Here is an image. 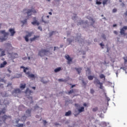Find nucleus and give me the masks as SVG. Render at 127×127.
<instances>
[{"label":"nucleus","mask_w":127,"mask_h":127,"mask_svg":"<svg viewBox=\"0 0 127 127\" xmlns=\"http://www.w3.org/2000/svg\"><path fill=\"white\" fill-rule=\"evenodd\" d=\"M26 10L27 12H26V13H27V17L28 18L29 17V16H31L32 15V13H34V14H35V13H37V12L38 11V10H36L34 8H32L31 9L28 10L27 9H24L23 10V12L24 13V12H25Z\"/></svg>","instance_id":"nucleus-1"},{"label":"nucleus","mask_w":127,"mask_h":127,"mask_svg":"<svg viewBox=\"0 0 127 127\" xmlns=\"http://www.w3.org/2000/svg\"><path fill=\"white\" fill-rule=\"evenodd\" d=\"M0 33L3 35V38L0 37V42H3V41H5V40H6L7 36L8 35V33L5 32V31L4 30L0 31Z\"/></svg>","instance_id":"nucleus-2"},{"label":"nucleus","mask_w":127,"mask_h":127,"mask_svg":"<svg viewBox=\"0 0 127 127\" xmlns=\"http://www.w3.org/2000/svg\"><path fill=\"white\" fill-rule=\"evenodd\" d=\"M26 114L27 116L24 115L22 118V120H24V121H25V120H26V118H27V117H30L31 116V110H29L28 109L26 111Z\"/></svg>","instance_id":"nucleus-3"},{"label":"nucleus","mask_w":127,"mask_h":127,"mask_svg":"<svg viewBox=\"0 0 127 127\" xmlns=\"http://www.w3.org/2000/svg\"><path fill=\"white\" fill-rule=\"evenodd\" d=\"M25 74L26 75H27V77L29 78V79H35L37 77L36 75L30 73V72L29 71L26 72Z\"/></svg>","instance_id":"nucleus-4"},{"label":"nucleus","mask_w":127,"mask_h":127,"mask_svg":"<svg viewBox=\"0 0 127 127\" xmlns=\"http://www.w3.org/2000/svg\"><path fill=\"white\" fill-rule=\"evenodd\" d=\"M47 52H49L48 51H47L46 50H42L41 51H40L39 52V55L41 56V57H42V56H44V55H46V54Z\"/></svg>","instance_id":"nucleus-5"},{"label":"nucleus","mask_w":127,"mask_h":127,"mask_svg":"<svg viewBox=\"0 0 127 127\" xmlns=\"http://www.w3.org/2000/svg\"><path fill=\"white\" fill-rule=\"evenodd\" d=\"M126 30H127V26H124L120 31V33L121 35H126Z\"/></svg>","instance_id":"nucleus-6"},{"label":"nucleus","mask_w":127,"mask_h":127,"mask_svg":"<svg viewBox=\"0 0 127 127\" xmlns=\"http://www.w3.org/2000/svg\"><path fill=\"white\" fill-rule=\"evenodd\" d=\"M33 34V33L32 32H28V34L27 35H26L25 37H24V38L25 40V41H26V42H28V38L29 37H31V36H32V34Z\"/></svg>","instance_id":"nucleus-7"},{"label":"nucleus","mask_w":127,"mask_h":127,"mask_svg":"<svg viewBox=\"0 0 127 127\" xmlns=\"http://www.w3.org/2000/svg\"><path fill=\"white\" fill-rule=\"evenodd\" d=\"M1 118H2V121L4 123H5V121H6V120H8V119H11V117L9 116H7V115H4L1 117Z\"/></svg>","instance_id":"nucleus-8"},{"label":"nucleus","mask_w":127,"mask_h":127,"mask_svg":"<svg viewBox=\"0 0 127 127\" xmlns=\"http://www.w3.org/2000/svg\"><path fill=\"white\" fill-rule=\"evenodd\" d=\"M65 59H66V60H67V64H70V63H71V62H72V58H71V57H70V56L69 55H66L65 56Z\"/></svg>","instance_id":"nucleus-9"},{"label":"nucleus","mask_w":127,"mask_h":127,"mask_svg":"<svg viewBox=\"0 0 127 127\" xmlns=\"http://www.w3.org/2000/svg\"><path fill=\"white\" fill-rule=\"evenodd\" d=\"M39 37H40V36H34V37L31 38L30 40L31 42H32V41H35V40H37Z\"/></svg>","instance_id":"nucleus-10"},{"label":"nucleus","mask_w":127,"mask_h":127,"mask_svg":"<svg viewBox=\"0 0 127 127\" xmlns=\"http://www.w3.org/2000/svg\"><path fill=\"white\" fill-rule=\"evenodd\" d=\"M20 93H21V91L19 88L15 89L14 91H12V94H19Z\"/></svg>","instance_id":"nucleus-11"},{"label":"nucleus","mask_w":127,"mask_h":127,"mask_svg":"<svg viewBox=\"0 0 127 127\" xmlns=\"http://www.w3.org/2000/svg\"><path fill=\"white\" fill-rule=\"evenodd\" d=\"M9 32L11 33V36H13L15 33V31H14V29L12 28H10L9 29Z\"/></svg>","instance_id":"nucleus-12"},{"label":"nucleus","mask_w":127,"mask_h":127,"mask_svg":"<svg viewBox=\"0 0 127 127\" xmlns=\"http://www.w3.org/2000/svg\"><path fill=\"white\" fill-rule=\"evenodd\" d=\"M6 64H7L6 61H4L3 63L0 64V68H3L5 66V65H6Z\"/></svg>","instance_id":"nucleus-13"},{"label":"nucleus","mask_w":127,"mask_h":127,"mask_svg":"<svg viewBox=\"0 0 127 127\" xmlns=\"http://www.w3.org/2000/svg\"><path fill=\"white\" fill-rule=\"evenodd\" d=\"M100 83L101 82H100V80L98 79H96L94 81V84H95V85H100Z\"/></svg>","instance_id":"nucleus-14"},{"label":"nucleus","mask_w":127,"mask_h":127,"mask_svg":"<svg viewBox=\"0 0 127 127\" xmlns=\"http://www.w3.org/2000/svg\"><path fill=\"white\" fill-rule=\"evenodd\" d=\"M26 87V84L24 83V84L22 83L20 84V88L21 89V90H23V89H25V87Z\"/></svg>","instance_id":"nucleus-15"},{"label":"nucleus","mask_w":127,"mask_h":127,"mask_svg":"<svg viewBox=\"0 0 127 127\" xmlns=\"http://www.w3.org/2000/svg\"><path fill=\"white\" fill-rule=\"evenodd\" d=\"M78 112L79 113H82L83 112H85V108H84V107H81L80 109H78Z\"/></svg>","instance_id":"nucleus-16"},{"label":"nucleus","mask_w":127,"mask_h":127,"mask_svg":"<svg viewBox=\"0 0 127 127\" xmlns=\"http://www.w3.org/2000/svg\"><path fill=\"white\" fill-rule=\"evenodd\" d=\"M31 23L33 24V25H39V22H37V20L32 22Z\"/></svg>","instance_id":"nucleus-17"},{"label":"nucleus","mask_w":127,"mask_h":127,"mask_svg":"<svg viewBox=\"0 0 127 127\" xmlns=\"http://www.w3.org/2000/svg\"><path fill=\"white\" fill-rule=\"evenodd\" d=\"M72 112L71 111H68L67 112L65 113V117H69V116H71Z\"/></svg>","instance_id":"nucleus-18"},{"label":"nucleus","mask_w":127,"mask_h":127,"mask_svg":"<svg viewBox=\"0 0 127 127\" xmlns=\"http://www.w3.org/2000/svg\"><path fill=\"white\" fill-rule=\"evenodd\" d=\"M75 70H76L77 72H78V73L79 75H80V73H81V71H82V68L79 67V68H75Z\"/></svg>","instance_id":"nucleus-19"},{"label":"nucleus","mask_w":127,"mask_h":127,"mask_svg":"<svg viewBox=\"0 0 127 127\" xmlns=\"http://www.w3.org/2000/svg\"><path fill=\"white\" fill-rule=\"evenodd\" d=\"M21 68H23V69H24V70H23V71H24V73H26V70H28V67H25L24 66H21Z\"/></svg>","instance_id":"nucleus-20"},{"label":"nucleus","mask_w":127,"mask_h":127,"mask_svg":"<svg viewBox=\"0 0 127 127\" xmlns=\"http://www.w3.org/2000/svg\"><path fill=\"white\" fill-rule=\"evenodd\" d=\"M88 79L89 80V81H92L94 79V76L92 75H89L88 76Z\"/></svg>","instance_id":"nucleus-21"},{"label":"nucleus","mask_w":127,"mask_h":127,"mask_svg":"<svg viewBox=\"0 0 127 127\" xmlns=\"http://www.w3.org/2000/svg\"><path fill=\"white\" fill-rule=\"evenodd\" d=\"M21 22L22 23L23 25H24V24H26L27 22V19H25L24 20L21 21Z\"/></svg>","instance_id":"nucleus-22"},{"label":"nucleus","mask_w":127,"mask_h":127,"mask_svg":"<svg viewBox=\"0 0 127 127\" xmlns=\"http://www.w3.org/2000/svg\"><path fill=\"white\" fill-rule=\"evenodd\" d=\"M61 70V67H58L55 69V72L57 73V72H59Z\"/></svg>","instance_id":"nucleus-23"},{"label":"nucleus","mask_w":127,"mask_h":127,"mask_svg":"<svg viewBox=\"0 0 127 127\" xmlns=\"http://www.w3.org/2000/svg\"><path fill=\"white\" fill-rule=\"evenodd\" d=\"M102 0H96V4H102V2H101Z\"/></svg>","instance_id":"nucleus-24"},{"label":"nucleus","mask_w":127,"mask_h":127,"mask_svg":"<svg viewBox=\"0 0 127 127\" xmlns=\"http://www.w3.org/2000/svg\"><path fill=\"white\" fill-rule=\"evenodd\" d=\"M108 1H109V0H103L102 2L103 5L107 4V3L108 2Z\"/></svg>","instance_id":"nucleus-25"},{"label":"nucleus","mask_w":127,"mask_h":127,"mask_svg":"<svg viewBox=\"0 0 127 127\" xmlns=\"http://www.w3.org/2000/svg\"><path fill=\"white\" fill-rule=\"evenodd\" d=\"M100 79H103V78L105 79L106 78V76H105V75L101 74L99 76Z\"/></svg>","instance_id":"nucleus-26"},{"label":"nucleus","mask_w":127,"mask_h":127,"mask_svg":"<svg viewBox=\"0 0 127 127\" xmlns=\"http://www.w3.org/2000/svg\"><path fill=\"white\" fill-rule=\"evenodd\" d=\"M25 93H30V94L31 93H32V91L31 90H29V88H27L26 90Z\"/></svg>","instance_id":"nucleus-27"},{"label":"nucleus","mask_w":127,"mask_h":127,"mask_svg":"<svg viewBox=\"0 0 127 127\" xmlns=\"http://www.w3.org/2000/svg\"><path fill=\"white\" fill-rule=\"evenodd\" d=\"M91 22H92L91 24V25H92L93 27H94V25H93V24L95 23V20H94V19L93 18H91L90 19Z\"/></svg>","instance_id":"nucleus-28"},{"label":"nucleus","mask_w":127,"mask_h":127,"mask_svg":"<svg viewBox=\"0 0 127 127\" xmlns=\"http://www.w3.org/2000/svg\"><path fill=\"white\" fill-rule=\"evenodd\" d=\"M5 55V52L4 51H2L0 54V56L2 57V56H4Z\"/></svg>","instance_id":"nucleus-29"},{"label":"nucleus","mask_w":127,"mask_h":127,"mask_svg":"<svg viewBox=\"0 0 127 127\" xmlns=\"http://www.w3.org/2000/svg\"><path fill=\"white\" fill-rule=\"evenodd\" d=\"M0 113H1V114H5V109L3 108L1 111H0Z\"/></svg>","instance_id":"nucleus-30"},{"label":"nucleus","mask_w":127,"mask_h":127,"mask_svg":"<svg viewBox=\"0 0 127 127\" xmlns=\"http://www.w3.org/2000/svg\"><path fill=\"white\" fill-rule=\"evenodd\" d=\"M72 93H74V90H71L68 92V95H70V94H72Z\"/></svg>","instance_id":"nucleus-31"},{"label":"nucleus","mask_w":127,"mask_h":127,"mask_svg":"<svg viewBox=\"0 0 127 127\" xmlns=\"http://www.w3.org/2000/svg\"><path fill=\"white\" fill-rule=\"evenodd\" d=\"M6 47L7 48H8V47H10V46H11V44H9V43H7L6 44Z\"/></svg>","instance_id":"nucleus-32"},{"label":"nucleus","mask_w":127,"mask_h":127,"mask_svg":"<svg viewBox=\"0 0 127 127\" xmlns=\"http://www.w3.org/2000/svg\"><path fill=\"white\" fill-rule=\"evenodd\" d=\"M90 93L91 94H94V93H95V90L93 89H90Z\"/></svg>","instance_id":"nucleus-33"},{"label":"nucleus","mask_w":127,"mask_h":127,"mask_svg":"<svg viewBox=\"0 0 127 127\" xmlns=\"http://www.w3.org/2000/svg\"><path fill=\"white\" fill-rule=\"evenodd\" d=\"M112 11L113 13L117 12V11H118V10L117 9V8H115L113 9Z\"/></svg>","instance_id":"nucleus-34"},{"label":"nucleus","mask_w":127,"mask_h":127,"mask_svg":"<svg viewBox=\"0 0 127 127\" xmlns=\"http://www.w3.org/2000/svg\"><path fill=\"white\" fill-rule=\"evenodd\" d=\"M17 127H23V125L22 124H18L17 125Z\"/></svg>","instance_id":"nucleus-35"},{"label":"nucleus","mask_w":127,"mask_h":127,"mask_svg":"<svg viewBox=\"0 0 127 127\" xmlns=\"http://www.w3.org/2000/svg\"><path fill=\"white\" fill-rule=\"evenodd\" d=\"M98 111V108L96 107L93 109V112H97Z\"/></svg>","instance_id":"nucleus-36"},{"label":"nucleus","mask_w":127,"mask_h":127,"mask_svg":"<svg viewBox=\"0 0 127 127\" xmlns=\"http://www.w3.org/2000/svg\"><path fill=\"white\" fill-rule=\"evenodd\" d=\"M100 89H103V83H101L100 84Z\"/></svg>","instance_id":"nucleus-37"},{"label":"nucleus","mask_w":127,"mask_h":127,"mask_svg":"<svg viewBox=\"0 0 127 127\" xmlns=\"http://www.w3.org/2000/svg\"><path fill=\"white\" fill-rule=\"evenodd\" d=\"M100 46H101V47L102 48V49L104 48L103 46H105V45L103 44V43H100Z\"/></svg>","instance_id":"nucleus-38"},{"label":"nucleus","mask_w":127,"mask_h":127,"mask_svg":"<svg viewBox=\"0 0 127 127\" xmlns=\"http://www.w3.org/2000/svg\"><path fill=\"white\" fill-rule=\"evenodd\" d=\"M124 61H125V64H127V59H126V58H124Z\"/></svg>","instance_id":"nucleus-39"},{"label":"nucleus","mask_w":127,"mask_h":127,"mask_svg":"<svg viewBox=\"0 0 127 127\" xmlns=\"http://www.w3.org/2000/svg\"><path fill=\"white\" fill-rule=\"evenodd\" d=\"M86 72H89V73H88L89 75H90V74H91V70L89 68L87 69V70Z\"/></svg>","instance_id":"nucleus-40"},{"label":"nucleus","mask_w":127,"mask_h":127,"mask_svg":"<svg viewBox=\"0 0 127 127\" xmlns=\"http://www.w3.org/2000/svg\"><path fill=\"white\" fill-rule=\"evenodd\" d=\"M59 82H64V80L62 79H59Z\"/></svg>","instance_id":"nucleus-41"},{"label":"nucleus","mask_w":127,"mask_h":127,"mask_svg":"<svg viewBox=\"0 0 127 127\" xmlns=\"http://www.w3.org/2000/svg\"><path fill=\"white\" fill-rule=\"evenodd\" d=\"M120 69H123V70H124L125 71H126V67H121Z\"/></svg>","instance_id":"nucleus-42"},{"label":"nucleus","mask_w":127,"mask_h":127,"mask_svg":"<svg viewBox=\"0 0 127 127\" xmlns=\"http://www.w3.org/2000/svg\"><path fill=\"white\" fill-rule=\"evenodd\" d=\"M43 123H44V125H46V124H47V122H46V120H44V121H43Z\"/></svg>","instance_id":"nucleus-43"},{"label":"nucleus","mask_w":127,"mask_h":127,"mask_svg":"<svg viewBox=\"0 0 127 127\" xmlns=\"http://www.w3.org/2000/svg\"><path fill=\"white\" fill-rule=\"evenodd\" d=\"M124 15H125L126 17L127 16V11H126V12L124 13Z\"/></svg>","instance_id":"nucleus-44"},{"label":"nucleus","mask_w":127,"mask_h":127,"mask_svg":"<svg viewBox=\"0 0 127 127\" xmlns=\"http://www.w3.org/2000/svg\"><path fill=\"white\" fill-rule=\"evenodd\" d=\"M114 33L115 34L118 35V32H117V31H114Z\"/></svg>","instance_id":"nucleus-45"},{"label":"nucleus","mask_w":127,"mask_h":127,"mask_svg":"<svg viewBox=\"0 0 127 127\" xmlns=\"http://www.w3.org/2000/svg\"><path fill=\"white\" fill-rule=\"evenodd\" d=\"M67 41H68V42H69V43H71V42H72V40H70V39H68Z\"/></svg>","instance_id":"nucleus-46"},{"label":"nucleus","mask_w":127,"mask_h":127,"mask_svg":"<svg viewBox=\"0 0 127 127\" xmlns=\"http://www.w3.org/2000/svg\"><path fill=\"white\" fill-rule=\"evenodd\" d=\"M111 50V48H107V52H109L110 50Z\"/></svg>","instance_id":"nucleus-47"},{"label":"nucleus","mask_w":127,"mask_h":127,"mask_svg":"<svg viewBox=\"0 0 127 127\" xmlns=\"http://www.w3.org/2000/svg\"><path fill=\"white\" fill-rule=\"evenodd\" d=\"M42 82L44 83V84H46V83H47V81H44L43 80H42Z\"/></svg>","instance_id":"nucleus-48"},{"label":"nucleus","mask_w":127,"mask_h":127,"mask_svg":"<svg viewBox=\"0 0 127 127\" xmlns=\"http://www.w3.org/2000/svg\"><path fill=\"white\" fill-rule=\"evenodd\" d=\"M83 106L84 107H87V103H84Z\"/></svg>","instance_id":"nucleus-49"},{"label":"nucleus","mask_w":127,"mask_h":127,"mask_svg":"<svg viewBox=\"0 0 127 127\" xmlns=\"http://www.w3.org/2000/svg\"><path fill=\"white\" fill-rule=\"evenodd\" d=\"M76 16H74L72 17V19L74 20V19H75V18H76Z\"/></svg>","instance_id":"nucleus-50"},{"label":"nucleus","mask_w":127,"mask_h":127,"mask_svg":"<svg viewBox=\"0 0 127 127\" xmlns=\"http://www.w3.org/2000/svg\"><path fill=\"white\" fill-rule=\"evenodd\" d=\"M75 86H76V85L73 84L71 85V88H74V87H75Z\"/></svg>","instance_id":"nucleus-51"},{"label":"nucleus","mask_w":127,"mask_h":127,"mask_svg":"<svg viewBox=\"0 0 127 127\" xmlns=\"http://www.w3.org/2000/svg\"><path fill=\"white\" fill-rule=\"evenodd\" d=\"M81 23H83V21H81V23H78V25H80V24H81Z\"/></svg>","instance_id":"nucleus-52"},{"label":"nucleus","mask_w":127,"mask_h":127,"mask_svg":"<svg viewBox=\"0 0 127 127\" xmlns=\"http://www.w3.org/2000/svg\"><path fill=\"white\" fill-rule=\"evenodd\" d=\"M97 41H98V40L97 39H94V42H97Z\"/></svg>","instance_id":"nucleus-53"},{"label":"nucleus","mask_w":127,"mask_h":127,"mask_svg":"<svg viewBox=\"0 0 127 127\" xmlns=\"http://www.w3.org/2000/svg\"><path fill=\"white\" fill-rule=\"evenodd\" d=\"M107 101H110V99L109 97H107Z\"/></svg>","instance_id":"nucleus-54"},{"label":"nucleus","mask_w":127,"mask_h":127,"mask_svg":"<svg viewBox=\"0 0 127 127\" xmlns=\"http://www.w3.org/2000/svg\"><path fill=\"white\" fill-rule=\"evenodd\" d=\"M116 26H117V24H116L113 25V27H116Z\"/></svg>","instance_id":"nucleus-55"},{"label":"nucleus","mask_w":127,"mask_h":127,"mask_svg":"<svg viewBox=\"0 0 127 127\" xmlns=\"http://www.w3.org/2000/svg\"><path fill=\"white\" fill-rule=\"evenodd\" d=\"M38 29H40V30H42V29L41 27H38Z\"/></svg>","instance_id":"nucleus-56"},{"label":"nucleus","mask_w":127,"mask_h":127,"mask_svg":"<svg viewBox=\"0 0 127 127\" xmlns=\"http://www.w3.org/2000/svg\"><path fill=\"white\" fill-rule=\"evenodd\" d=\"M49 14H50L51 15L52 14V12H49Z\"/></svg>","instance_id":"nucleus-57"},{"label":"nucleus","mask_w":127,"mask_h":127,"mask_svg":"<svg viewBox=\"0 0 127 127\" xmlns=\"http://www.w3.org/2000/svg\"><path fill=\"white\" fill-rule=\"evenodd\" d=\"M28 99H31V100H32V97H28Z\"/></svg>","instance_id":"nucleus-58"},{"label":"nucleus","mask_w":127,"mask_h":127,"mask_svg":"<svg viewBox=\"0 0 127 127\" xmlns=\"http://www.w3.org/2000/svg\"><path fill=\"white\" fill-rule=\"evenodd\" d=\"M32 88L33 89V90H35V87H32Z\"/></svg>","instance_id":"nucleus-59"},{"label":"nucleus","mask_w":127,"mask_h":127,"mask_svg":"<svg viewBox=\"0 0 127 127\" xmlns=\"http://www.w3.org/2000/svg\"><path fill=\"white\" fill-rule=\"evenodd\" d=\"M55 50H56V47H54V51H55Z\"/></svg>","instance_id":"nucleus-60"},{"label":"nucleus","mask_w":127,"mask_h":127,"mask_svg":"<svg viewBox=\"0 0 127 127\" xmlns=\"http://www.w3.org/2000/svg\"><path fill=\"white\" fill-rule=\"evenodd\" d=\"M36 118H39V116L37 115V116H36Z\"/></svg>","instance_id":"nucleus-61"},{"label":"nucleus","mask_w":127,"mask_h":127,"mask_svg":"<svg viewBox=\"0 0 127 127\" xmlns=\"http://www.w3.org/2000/svg\"><path fill=\"white\" fill-rule=\"evenodd\" d=\"M28 59H29V60H30V57H28Z\"/></svg>","instance_id":"nucleus-62"},{"label":"nucleus","mask_w":127,"mask_h":127,"mask_svg":"<svg viewBox=\"0 0 127 127\" xmlns=\"http://www.w3.org/2000/svg\"><path fill=\"white\" fill-rule=\"evenodd\" d=\"M47 17H48V18H49V15L47 16Z\"/></svg>","instance_id":"nucleus-63"},{"label":"nucleus","mask_w":127,"mask_h":127,"mask_svg":"<svg viewBox=\"0 0 127 127\" xmlns=\"http://www.w3.org/2000/svg\"><path fill=\"white\" fill-rule=\"evenodd\" d=\"M33 19H36V17H34Z\"/></svg>","instance_id":"nucleus-64"}]
</instances>
